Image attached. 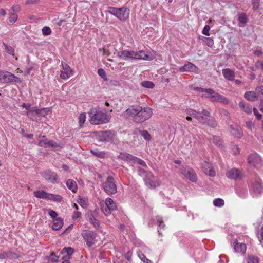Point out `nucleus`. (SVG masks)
Returning a JSON list of instances; mask_svg holds the SVG:
<instances>
[{
	"label": "nucleus",
	"instance_id": "nucleus-6",
	"mask_svg": "<svg viewBox=\"0 0 263 263\" xmlns=\"http://www.w3.org/2000/svg\"><path fill=\"white\" fill-rule=\"evenodd\" d=\"M104 191L109 195L115 194L117 192V187L115 179L112 176H108L103 184Z\"/></svg>",
	"mask_w": 263,
	"mask_h": 263
},
{
	"label": "nucleus",
	"instance_id": "nucleus-12",
	"mask_svg": "<svg viewBox=\"0 0 263 263\" xmlns=\"http://www.w3.org/2000/svg\"><path fill=\"white\" fill-rule=\"evenodd\" d=\"M41 174L43 178L52 183L54 184L57 182V175L49 170L43 172Z\"/></svg>",
	"mask_w": 263,
	"mask_h": 263
},
{
	"label": "nucleus",
	"instance_id": "nucleus-31",
	"mask_svg": "<svg viewBox=\"0 0 263 263\" xmlns=\"http://www.w3.org/2000/svg\"><path fill=\"white\" fill-rule=\"evenodd\" d=\"M239 107L246 113L250 114L252 112L251 108L244 102L241 101L239 103Z\"/></svg>",
	"mask_w": 263,
	"mask_h": 263
},
{
	"label": "nucleus",
	"instance_id": "nucleus-24",
	"mask_svg": "<svg viewBox=\"0 0 263 263\" xmlns=\"http://www.w3.org/2000/svg\"><path fill=\"white\" fill-rule=\"evenodd\" d=\"M63 225V221L61 218L58 217L54 219L52 229L54 230H60Z\"/></svg>",
	"mask_w": 263,
	"mask_h": 263
},
{
	"label": "nucleus",
	"instance_id": "nucleus-48",
	"mask_svg": "<svg viewBox=\"0 0 263 263\" xmlns=\"http://www.w3.org/2000/svg\"><path fill=\"white\" fill-rule=\"evenodd\" d=\"M10 79H11V80H10V82L21 83V80H20V79L12 73H11Z\"/></svg>",
	"mask_w": 263,
	"mask_h": 263
},
{
	"label": "nucleus",
	"instance_id": "nucleus-10",
	"mask_svg": "<svg viewBox=\"0 0 263 263\" xmlns=\"http://www.w3.org/2000/svg\"><path fill=\"white\" fill-rule=\"evenodd\" d=\"M145 185L151 189H154L158 187L160 182L155 178V176L152 173H148L146 177L144 178Z\"/></svg>",
	"mask_w": 263,
	"mask_h": 263
},
{
	"label": "nucleus",
	"instance_id": "nucleus-57",
	"mask_svg": "<svg viewBox=\"0 0 263 263\" xmlns=\"http://www.w3.org/2000/svg\"><path fill=\"white\" fill-rule=\"evenodd\" d=\"M210 30V27L209 25H205L202 30V33L205 35H209V31Z\"/></svg>",
	"mask_w": 263,
	"mask_h": 263
},
{
	"label": "nucleus",
	"instance_id": "nucleus-39",
	"mask_svg": "<svg viewBox=\"0 0 263 263\" xmlns=\"http://www.w3.org/2000/svg\"><path fill=\"white\" fill-rule=\"evenodd\" d=\"M91 153L98 157L104 158L105 156V153L104 152H101L98 149L91 150Z\"/></svg>",
	"mask_w": 263,
	"mask_h": 263
},
{
	"label": "nucleus",
	"instance_id": "nucleus-16",
	"mask_svg": "<svg viewBox=\"0 0 263 263\" xmlns=\"http://www.w3.org/2000/svg\"><path fill=\"white\" fill-rule=\"evenodd\" d=\"M180 70L182 72L189 71L196 73H199V68L192 63L188 62L184 66L180 67Z\"/></svg>",
	"mask_w": 263,
	"mask_h": 263
},
{
	"label": "nucleus",
	"instance_id": "nucleus-2",
	"mask_svg": "<svg viewBox=\"0 0 263 263\" xmlns=\"http://www.w3.org/2000/svg\"><path fill=\"white\" fill-rule=\"evenodd\" d=\"M194 90L200 92H205L202 97L210 99L212 101H218L225 104L229 103L228 100L224 97L216 92L213 89L211 88H202L201 87H196L194 88Z\"/></svg>",
	"mask_w": 263,
	"mask_h": 263
},
{
	"label": "nucleus",
	"instance_id": "nucleus-9",
	"mask_svg": "<svg viewBox=\"0 0 263 263\" xmlns=\"http://www.w3.org/2000/svg\"><path fill=\"white\" fill-rule=\"evenodd\" d=\"M81 235L88 247H90L96 242L97 234L91 231L84 230Z\"/></svg>",
	"mask_w": 263,
	"mask_h": 263
},
{
	"label": "nucleus",
	"instance_id": "nucleus-40",
	"mask_svg": "<svg viewBox=\"0 0 263 263\" xmlns=\"http://www.w3.org/2000/svg\"><path fill=\"white\" fill-rule=\"evenodd\" d=\"M224 200L221 198H217L213 201V204L215 206L221 207L224 205Z\"/></svg>",
	"mask_w": 263,
	"mask_h": 263
},
{
	"label": "nucleus",
	"instance_id": "nucleus-50",
	"mask_svg": "<svg viewBox=\"0 0 263 263\" xmlns=\"http://www.w3.org/2000/svg\"><path fill=\"white\" fill-rule=\"evenodd\" d=\"M98 74L104 80H106L107 77L105 71L103 69H99L98 70Z\"/></svg>",
	"mask_w": 263,
	"mask_h": 263
},
{
	"label": "nucleus",
	"instance_id": "nucleus-47",
	"mask_svg": "<svg viewBox=\"0 0 263 263\" xmlns=\"http://www.w3.org/2000/svg\"><path fill=\"white\" fill-rule=\"evenodd\" d=\"M253 5V8L254 10H256L258 9L260 7V0H251Z\"/></svg>",
	"mask_w": 263,
	"mask_h": 263
},
{
	"label": "nucleus",
	"instance_id": "nucleus-52",
	"mask_svg": "<svg viewBox=\"0 0 263 263\" xmlns=\"http://www.w3.org/2000/svg\"><path fill=\"white\" fill-rule=\"evenodd\" d=\"M138 173H139V174L142 176V177H143L144 178L145 177H146V175L148 173H151L150 172H147L146 171H145L144 170L141 168H138Z\"/></svg>",
	"mask_w": 263,
	"mask_h": 263
},
{
	"label": "nucleus",
	"instance_id": "nucleus-5",
	"mask_svg": "<svg viewBox=\"0 0 263 263\" xmlns=\"http://www.w3.org/2000/svg\"><path fill=\"white\" fill-rule=\"evenodd\" d=\"M39 145L44 148H52L54 150H59L63 146L61 142L48 140L45 136L41 137L39 141Z\"/></svg>",
	"mask_w": 263,
	"mask_h": 263
},
{
	"label": "nucleus",
	"instance_id": "nucleus-19",
	"mask_svg": "<svg viewBox=\"0 0 263 263\" xmlns=\"http://www.w3.org/2000/svg\"><path fill=\"white\" fill-rule=\"evenodd\" d=\"M11 73L8 71L0 70V83L3 84L10 83Z\"/></svg>",
	"mask_w": 263,
	"mask_h": 263
},
{
	"label": "nucleus",
	"instance_id": "nucleus-60",
	"mask_svg": "<svg viewBox=\"0 0 263 263\" xmlns=\"http://www.w3.org/2000/svg\"><path fill=\"white\" fill-rule=\"evenodd\" d=\"M81 216V213L80 212L76 211L74 212L73 215L72 216V219L73 220H76L79 218H80Z\"/></svg>",
	"mask_w": 263,
	"mask_h": 263
},
{
	"label": "nucleus",
	"instance_id": "nucleus-62",
	"mask_svg": "<svg viewBox=\"0 0 263 263\" xmlns=\"http://www.w3.org/2000/svg\"><path fill=\"white\" fill-rule=\"evenodd\" d=\"M49 213V215L52 218H55V219L56 217L58 216V214L57 213V212H55L54 211L52 210H50L49 211V213Z\"/></svg>",
	"mask_w": 263,
	"mask_h": 263
},
{
	"label": "nucleus",
	"instance_id": "nucleus-3",
	"mask_svg": "<svg viewBox=\"0 0 263 263\" xmlns=\"http://www.w3.org/2000/svg\"><path fill=\"white\" fill-rule=\"evenodd\" d=\"M90 117V122L91 124L95 125L102 124L107 123L109 120V118L105 112H104L100 109L92 108L89 112Z\"/></svg>",
	"mask_w": 263,
	"mask_h": 263
},
{
	"label": "nucleus",
	"instance_id": "nucleus-17",
	"mask_svg": "<svg viewBox=\"0 0 263 263\" xmlns=\"http://www.w3.org/2000/svg\"><path fill=\"white\" fill-rule=\"evenodd\" d=\"M133 59L135 60H149V56L147 54L144 50H140L138 52H133Z\"/></svg>",
	"mask_w": 263,
	"mask_h": 263
},
{
	"label": "nucleus",
	"instance_id": "nucleus-59",
	"mask_svg": "<svg viewBox=\"0 0 263 263\" xmlns=\"http://www.w3.org/2000/svg\"><path fill=\"white\" fill-rule=\"evenodd\" d=\"M253 111H254V114L256 116V118L258 120H260L262 118L261 114H260L258 112V110L256 108H253Z\"/></svg>",
	"mask_w": 263,
	"mask_h": 263
},
{
	"label": "nucleus",
	"instance_id": "nucleus-26",
	"mask_svg": "<svg viewBox=\"0 0 263 263\" xmlns=\"http://www.w3.org/2000/svg\"><path fill=\"white\" fill-rule=\"evenodd\" d=\"M238 21L240 24V27H243L247 23L248 19L247 15L245 13H241L238 14Z\"/></svg>",
	"mask_w": 263,
	"mask_h": 263
},
{
	"label": "nucleus",
	"instance_id": "nucleus-18",
	"mask_svg": "<svg viewBox=\"0 0 263 263\" xmlns=\"http://www.w3.org/2000/svg\"><path fill=\"white\" fill-rule=\"evenodd\" d=\"M253 189L254 192L260 194L263 191V185L260 178L256 177L253 184Z\"/></svg>",
	"mask_w": 263,
	"mask_h": 263
},
{
	"label": "nucleus",
	"instance_id": "nucleus-42",
	"mask_svg": "<svg viewBox=\"0 0 263 263\" xmlns=\"http://www.w3.org/2000/svg\"><path fill=\"white\" fill-rule=\"evenodd\" d=\"M86 116L84 113H82L79 117V123L80 126L81 127L86 121Z\"/></svg>",
	"mask_w": 263,
	"mask_h": 263
},
{
	"label": "nucleus",
	"instance_id": "nucleus-8",
	"mask_svg": "<svg viewBox=\"0 0 263 263\" xmlns=\"http://www.w3.org/2000/svg\"><path fill=\"white\" fill-rule=\"evenodd\" d=\"M96 137L99 142H111L116 138L115 135L110 131L98 132Z\"/></svg>",
	"mask_w": 263,
	"mask_h": 263
},
{
	"label": "nucleus",
	"instance_id": "nucleus-64",
	"mask_svg": "<svg viewBox=\"0 0 263 263\" xmlns=\"http://www.w3.org/2000/svg\"><path fill=\"white\" fill-rule=\"evenodd\" d=\"M8 259L7 252H3L0 253V259Z\"/></svg>",
	"mask_w": 263,
	"mask_h": 263
},
{
	"label": "nucleus",
	"instance_id": "nucleus-22",
	"mask_svg": "<svg viewBox=\"0 0 263 263\" xmlns=\"http://www.w3.org/2000/svg\"><path fill=\"white\" fill-rule=\"evenodd\" d=\"M244 97L247 100L251 102H254L258 99L256 92L253 91L246 92L244 95Z\"/></svg>",
	"mask_w": 263,
	"mask_h": 263
},
{
	"label": "nucleus",
	"instance_id": "nucleus-56",
	"mask_svg": "<svg viewBox=\"0 0 263 263\" xmlns=\"http://www.w3.org/2000/svg\"><path fill=\"white\" fill-rule=\"evenodd\" d=\"M134 162H137L138 164L142 165V166H145L146 167V164L145 163V162L143 160H141L140 159H139L137 157H135V160L133 161Z\"/></svg>",
	"mask_w": 263,
	"mask_h": 263
},
{
	"label": "nucleus",
	"instance_id": "nucleus-35",
	"mask_svg": "<svg viewBox=\"0 0 263 263\" xmlns=\"http://www.w3.org/2000/svg\"><path fill=\"white\" fill-rule=\"evenodd\" d=\"M141 84L143 87L150 89L153 88L155 86L154 83L149 81H142Z\"/></svg>",
	"mask_w": 263,
	"mask_h": 263
},
{
	"label": "nucleus",
	"instance_id": "nucleus-37",
	"mask_svg": "<svg viewBox=\"0 0 263 263\" xmlns=\"http://www.w3.org/2000/svg\"><path fill=\"white\" fill-rule=\"evenodd\" d=\"M247 263H259L258 257L253 255H249L247 258Z\"/></svg>",
	"mask_w": 263,
	"mask_h": 263
},
{
	"label": "nucleus",
	"instance_id": "nucleus-51",
	"mask_svg": "<svg viewBox=\"0 0 263 263\" xmlns=\"http://www.w3.org/2000/svg\"><path fill=\"white\" fill-rule=\"evenodd\" d=\"M220 114L221 115L224 117L226 119H230V113L225 109H222L220 111Z\"/></svg>",
	"mask_w": 263,
	"mask_h": 263
},
{
	"label": "nucleus",
	"instance_id": "nucleus-20",
	"mask_svg": "<svg viewBox=\"0 0 263 263\" xmlns=\"http://www.w3.org/2000/svg\"><path fill=\"white\" fill-rule=\"evenodd\" d=\"M133 51L122 50L118 52V56L121 59L127 60L133 59Z\"/></svg>",
	"mask_w": 263,
	"mask_h": 263
},
{
	"label": "nucleus",
	"instance_id": "nucleus-25",
	"mask_svg": "<svg viewBox=\"0 0 263 263\" xmlns=\"http://www.w3.org/2000/svg\"><path fill=\"white\" fill-rule=\"evenodd\" d=\"M66 185L67 187L73 192H76L77 190L78 187L77 183L73 180L68 179L66 181Z\"/></svg>",
	"mask_w": 263,
	"mask_h": 263
},
{
	"label": "nucleus",
	"instance_id": "nucleus-15",
	"mask_svg": "<svg viewBox=\"0 0 263 263\" xmlns=\"http://www.w3.org/2000/svg\"><path fill=\"white\" fill-rule=\"evenodd\" d=\"M233 249L235 252L244 254L246 251V246L244 243H239L237 239H234L232 242Z\"/></svg>",
	"mask_w": 263,
	"mask_h": 263
},
{
	"label": "nucleus",
	"instance_id": "nucleus-55",
	"mask_svg": "<svg viewBox=\"0 0 263 263\" xmlns=\"http://www.w3.org/2000/svg\"><path fill=\"white\" fill-rule=\"evenodd\" d=\"M9 20L10 22L14 23L17 20V15L16 14L13 13L10 16Z\"/></svg>",
	"mask_w": 263,
	"mask_h": 263
},
{
	"label": "nucleus",
	"instance_id": "nucleus-1",
	"mask_svg": "<svg viewBox=\"0 0 263 263\" xmlns=\"http://www.w3.org/2000/svg\"><path fill=\"white\" fill-rule=\"evenodd\" d=\"M126 115L134 122L141 123L148 120L152 115V109L148 107H142L138 105H130L125 111Z\"/></svg>",
	"mask_w": 263,
	"mask_h": 263
},
{
	"label": "nucleus",
	"instance_id": "nucleus-30",
	"mask_svg": "<svg viewBox=\"0 0 263 263\" xmlns=\"http://www.w3.org/2000/svg\"><path fill=\"white\" fill-rule=\"evenodd\" d=\"M73 249L71 248H64L61 251L62 254L66 253V255L62 257V259H64L66 258L67 259L70 258V256H71L73 253Z\"/></svg>",
	"mask_w": 263,
	"mask_h": 263
},
{
	"label": "nucleus",
	"instance_id": "nucleus-36",
	"mask_svg": "<svg viewBox=\"0 0 263 263\" xmlns=\"http://www.w3.org/2000/svg\"><path fill=\"white\" fill-rule=\"evenodd\" d=\"M46 193L44 191L41 190L34 191L33 194L34 196L38 198L45 199Z\"/></svg>",
	"mask_w": 263,
	"mask_h": 263
},
{
	"label": "nucleus",
	"instance_id": "nucleus-43",
	"mask_svg": "<svg viewBox=\"0 0 263 263\" xmlns=\"http://www.w3.org/2000/svg\"><path fill=\"white\" fill-rule=\"evenodd\" d=\"M63 71L69 73L72 75V71L71 70L70 66L66 63L63 64L62 63Z\"/></svg>",
	"mask_w": 263,
	"mask_h": 263
},
{
	"label": "nucleus",
	"instance_id": "nucleus-49",
	"mask_svg": "<svg viewBox=\"0 0 263 263\" xmlns=\"http://www.w3.org/2000/svg\"><path fill=\"white\" fill-rule=\"evenodd\" d=\"M138 256L141 261H142L144 263H152V261L146 258V256L142 253L139 254Z\"/></svg>",
	"mask_w": 263,
	"mask_h": 263
},
{
	"label": "nucleus",
	"instance_id": "nucleus-28",
	"mask_svg": "<svg viewBox=\"0 0 263 263\" xmlns=\"http://www.w3.org/2000/svg\"><path fill=\"white\" fill-rule=\"evenodd\" d=\"M105 205L107 207H108L110 209L112 210H115L117 209V207L116 203L114 201V200L110 198H107L105 201Z\"/></svg>",
	"mask_w": 263,
	"mask_h": 263
},
{
	"label": "nucleus",
	"instance_id": "nucleus-58",
	"mask_svg": "<svg viewBox=\"0 0 263 263\" xmlns=\"http://www.w3.org/2000/svg\"><path fill=\"white\" fill-rule=\"evenodd\" d=\"M58 258V257H57L55 256V253L52 252L50 255L49 260L52 262H57Z\"/></svg>",
	"mask_w": 263,
	"mask_h": 263
},
{
	"label": "nucleus",
	"instance_id": "nucleus-61",
	"mask_svg": "<svg viewBox=\"0 0 263 263\" xmlns=\"http://www.w3.org/2000/svg\"><path fill=\"white\" fill-rule=\"evenodd\" d=\"M256 92L258 93V95L260 94L263 96V86H259L256 87Z\"/></svg>",
	"mask_w": 263,
	"mask_h": 263
},
{
	"label": "nucleus",
	"instance_id": "nucleus-33",
	"mask_svg": "<svg viewBox=\"0 0 263 263\" xmlns=\"http://www.w3.org/2000/svg\"><path fill=\"white\" fill-rule=\"evenodd\" d=\"M78 202L83 208H86L88 205V199L85 197L79 196Z\"/></svg>",
	"mask_w": 263,
	"mask_h": 263
},
{
	"label": "nucleus",
	"instance_id": "nucleus-14",
	"mask_svg": "<svg viewBox=\"0 0 263 263\" xmlns=\"http://www.w3.org/2000/svg\"><path fill=\"white\" fill-rule=\"evenodd\" d=\"M228 178L231 179H241L242 177V173L238 169L232 168L227 171L226 173Z\"/></svg>",
	"mask_w": 263,
	"mask_h": 263
},
{
	"label": "nucleus",
	"instance_id": "nucleus-38",
	"mask_svg": "<svg viewBox=\"0 0 263 263\" xmlns=\"http://www.w3.org/2000/svg\"><path fill=\"white\" fill-rule=\"evenodd\" d=\"M89 221L91 223H92L94 227L95 228H98L99 226V222L98 220L96 219L95 218L94 215H91L89 217Z\"/></svg>",
	"mask_w": 263,
	"mask_h": 263
},
{
	"label": "nucleus",
	"instance_id": "nucleus-21",
	"mask_svg": "<svg viewBox=\"0 0 263 263\" xmlns=\"http://www.w3.org/2000/svg\"><path fill=\"white\" fill-rule=\"evenodd\" d=\"M222 71L225 79L229 81L234 80L235 77V73L234 70L229 68H226L223 69Z\"/></svg>",
	"mask_w": 263,
	"mask_h": 263
},
{
	"label": "nucleus",
	"instance_id": "nucleus-27",
	"mask_svg": "<svg viewBox=\"0 0 263 263\" xmlns=\"http://www.w3.org/2000/svg\"><path fill=\"white\" fill-rule=\"evenodd\" d=\"M204 125H206L212 128H215L217 126L218 123L215 119L212 117H208Z\"/></svg>",
	"mask_w": 263,
	"mask_h": 263
},
{
	"label": "nucleus",
	"instance_id": "nucleus-7",
	"mask_svg": "<svg viewBox=\"0 0 263 263\" xmlns=\"http://www.w3.org/2000/svg\"><path fill=\"white\" fill-rule=\"evenodd\" d=\"M187 114L197 119L202 124L205 123L208 118L210 117L211 115V113L204 109H202L201 112L195 110H189Z\"/></svg>",
	"mask_w": 263,
	"mask_h": 263
},
{
	"label": "nucleus",
	"instance_id": "nucleus-53",
	"mask_svg": "<svg viewBox=\"0 0 263 263\" xmlns=\"http://www.w3.org/2000/svg\"><path fill=\"white\" fill-rule=\"evenodd\" d=\"M102 210L104 214L106 216L109 215L111 213V211H112V210L108 208V207H107L106 205H105V207H102Z\"/></svg>",
	"mask_w": 263,
	"mask_h": 263
},
{
	"label": "nucleus",
	"instance_id": "nucleus-23",
	"mask_svg": "<svg viewBox=\"0 0 263 263\" xmlns=\"http://www.w3.org/2000/svg\"><path fill=\"white\" fill-rule=\"evenodd\" d=\"M203 171L206 174L213 177L215 175V172L210 164L205 163L203 166Z\"/></svg>",
	"mask_w": 263,
	"mask_h": 263
},
{
	"label": "nucleus",
	"instance_id": "nucleus-63",
	"mask_svg": "<svg viewBox=\"0 0 263 263\" xmlns=\"http://www.w3.org/2000/svg\"><path fill=\"white\" fill-rule=\"evenodd\" d=\"M62 197L60 195L53 194V199H52L53 201L59 202V201H61L62 200Z\"/></svg>",
	"mask_w": 263,
	"mask_h": 263
},
{
	"label": "nucleus",
	"instance_id": "nucleus-41",
	"mask_svg": "<svg viewBox=\"0 0 263 263\" xmlns=\"http://www.w3.org/2000/svg\"><path fill=\"white\" fill-rule=\"evenodd\" d=\"M7 255H8V258L11 259H15L19 258L20 255L17 254L12 252L11 251L7 252Z\"/></svg>",
	"mask_w": 263,
	"mask_h": 263
},
{
	"label": "nucleus",
	"instance_id": "nucleus-4",
	"mask_svg": "<svg viewBox=\"0 0 263 263\" xmlns=\"http://www.w3.org/2000/svg\"><path fill=\"white\" fill-rule=\"evenodd\" d=\"M107 12L120 20H125L129 17V10L125 7L120 8L109 7Z\"/></svg>",
	"mask_w": 263,
	"mask_h": 263
},
{
	"label": "nucleus",
	"instance_id": "nucleus-29",
	"mask_svg": "<svg viewBox=\"0 0 263 263\" xmlns=\"http://www.w3.org/2000/svg\"><path fill=\"white\" fill-rule=\"evenodd\" d=\"M119 157L126 161H133L135 159V157H134L128 153H120Z\"/></svg>",
	"mask_w": 263,
	"mask_h": 263
},
{
	"label": "nucleus",
	"instance_id": "nucleus-44",
	"mask_svg": "<svg viewBox=\"0 0 263 263\" xmlns=\"http://www.w3.org/2000/svg\"><path fill=\"white\" fill-rule=\"evenodd\" d=\"M42 31L43 34L45 36L49 35L51 33V30L50 28L47 26L44 27L42 28Z\"/></svg>",
	"mask_w": 263,
	"mask_h": 263
},
{
	"label": "nucleus",
	"instance_id": "nucleus-45",
	"mask_svg": "<svg viewBox=\"0 0 263 263\" xmlns=\"http://www.w3.org/2000/svg\"><path fill=\"white\" fill-rule=\"evenodd\" d=\"M140 133L144 139L147 140H150L151 135L147 130L140 131Z\"/></svg>",
	"mask_w": 263,
	"mask_h": 263
},
{
	"label": "nucleus",
	"instance_id": "nucleus-54",
	"mask_svg": "<svg viewBox=\"0 0 263 263\" xmlns=\"http://www.w3.org/2000/svg\"><path fill=\"white\" fill-rule=\"evenodd\" d=\"M71 76V74H69V73L64 72L63 71H61L60 78L62 79H64V80L68 78L69 77H70Z\"/></svg>",
	"mask_w": 263,
	"mask_h": 263
},
{
	"label": "nucleus",
	"instance_id": "nucleus-46",
	"mask_svg": "<svg viewBox=\"0 0 263 263\" xmlns=\"http://www.w3.org/2000/svg\"><path fill=\"white\" fill-rule=\"evenodd\" d=\"M34 111L42 116H45L47 114V109L43 108L41 109H35Z\"/></svg>",
	"mask_w": 263,
	"mask_h": 263
},
{
	"label": "nucleus",
	"instance_id": "nucleus-32",
	"mask_svg": "<svg viewBox=\"0 0 263 263\" xmlns=\"http://www.w3.org/2000/svg\"><path fill=\"white\" fill-rule=\"evenodd\" d=\"M2 44L5 48V51L8 54L12 55H14V49L11 46H9L4 42H2Z\"/></svg>",
	"mask_w": 263,
	"mask_h": 263
},
{
	"label": "nucleus",
	"instance_id": "nucleus-13",
	"mask_svg": "<svg viewBox=\"0 0 263 263\" xmlns=\"http://www.w3.org/2000/svg\"><path fill=\"white\" fill-rule=\"evenodd\" d=\"M248 162L250 165L257 167L261 163V159L257 154H252L248 157Z\"/></svg>",
	"mask_w": 263,
	"mask_h": 263
},
{
	"label": "nucleus",
	"instance_id": "nucleus-11",
	"mask_svg": "<svg viewBox=\"0 0 263 263\" xmlns=\"http://www.w3.org/2000/svg\"><path fill=\"white\" fill-rule=\"evenodd\" d=\"M181 172L183 176L192 182L197 180V177L194 171L190 167L182 168Z\"/></svg>",
	"mask_w": 263,
	"mask_h": 263
},
{
	"label": "nucleus",
	"instance_id": "nucleus-34",
	"mask_svg": "<svg viewBox=\"0 0 263 263\" xmlns=\"http://www.w3.org/2000/svg\"><path fill=\"white\" fill-rule=\"evenodd\" d=\"M210 140L219 147L222 146V142L220 137L213 136L212 138H210Z\"/></svg>",
	"mask_w": 263,
	"mask_h": 263
}]
</instances>
